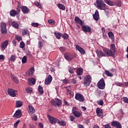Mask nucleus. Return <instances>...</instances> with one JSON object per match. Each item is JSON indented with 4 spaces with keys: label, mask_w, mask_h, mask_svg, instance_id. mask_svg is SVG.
Returning <instances> with one entry per match:
<instances>
[{
    "label": "nucleus",
    "mask_w": 128,
    "mask_h": 128,
    "mask_svg": "<svg viewBox=\"0 0 128 128\" xmlns=\"http://www.w3.org/2000/svg\"><path fill=\"white\" fill-rule=\"evenodd\" d=\"M102 10L105 11L106 12V14H110V12L108 11V8H107L106 6H105V8H104V9H102Z\"/></svg>",
    "instance_id": "47"
},
{
    "label": "nucleus",
    "mask_w": 128,
    "mask_h": 128,
    "mask_svg": "<svg viewBox=\"0 0 128 128\" xmlns=\"http://www.w3.org/2000/svg\"><path fill=\"white\" fill-rule=\"evenodd\" d=\"M72 84H76V80L73 78L72 80Z\"/></svg>",
    "instance_id": "63"
},
{
    "label": "nucleus",
    "mask_w": 128,
    "mask_h": 128,
    "mask_svg": "<svg viewBox=\"0 0 128 128\" xmlns=\"http://www.w3.org/2000/svg\"><path fill=\"white\" fill-rule=\"evenodd\" d=\"M104 3L108 4V6H114V2H112L110 0H104Z\"/></svg>",
    "instance_id": "27"
},
{
    "label": "nucleus",
    "mask_w": 128,
    "mask_h": 128,
    "mask_svg": "<svg viewBox=\"0 0 128 128\" xmlns=\"http://www.w3.org/2000/svg\"><path fill=\"white\" fill-rule=\"evenodd\" d=\"M59 124V126H66V121L64 120H60L58 119L57 120V123Z\"/></svg>",
    "instance_id": "24"
},
{
    "label": "nucleus",
    "mask_w": 128,
    "mask_h": 128,
    "mask_svg": "<svg viewBox=\"0 0 128 128\" xmlns=\"http://www.w3.org/2000/svg\"><path fill=\"white\" fill-rule=\"evenodd\" d=\"M10 16H16L18 14V12L14 10H12L10 12Z\"/></svg>",
    "instance_id": "29"
},
{
    "label": "nucleus",
    "mask_w": 128,
    "mask_h": 128,
    "mask_svg": "<svg viewBox=\"0 0 128 128\" xmlns=\"http://www.w3.org/2000/svg\"><path fill=\"white\" fill-rule=\"evenodd\" d=\"M34 68H31L28 72H26V76H32V74H34Z\"/></svg>",
    "instance_id": "20"
},
{
    "label": "nucleus",
    "mask_w": 128,
    "mask_h": 128,
    "mask_svg": "<svg viewBox=\"0 0 128 128\" xmlns=\"http://www.w3.org/2000/svg\"><path fill=\"white\" fill-rule=\"evenodd\" d=\"M16 92L17 91L12 89V88H8V93L10 96H12V98H16Z\"/></svg>",
    "instance_id": "10"
},
{
    "label": "nucleus",
    "mask_w": 128,
    "mask_h": 128,
    "mask_svg": "<svg viewBox=\"0 0 128 128\" xmlns=\"http://www.w3.org/2000/svg\"><path fill=\"white\" fill-rule=\"evenodd\" d=\"M21 10L23 14H28L30 12V9L26 6H22Z\"/></svg>",
    "instance_id": "22"
},
{
    "label": "nucleus",
    "mask_w": 128,
    "mask_h": 128,
    "mask_svg": "<svg viewBox=\"0 0 128 128\" xmlns=\"http://www.w3.org/2000/svg\"><path fill=\"white\" fill-rule=\"evenodd\" d=\"M0 30L2 34H6L8 30H6V24L4 22L0 24Z\"/></svg>",
    "instance_id": "7"
},
{
    "label": "nucleus",
    "mask_w": 128,
    "mask_h": 128,
    "mask_svg": "<svg viewBox=\"0 0 128 128\" xmlns=\"http://www.w3.org/2000/svg\"><path fill=\"white\" fill-rule=\"evenodd\" d=\"M28 29H24L22 32V36H28Z\"/></svg>",
    "instance_id": "39"
},
{
    "label": "nucleus",
    "mask_w": 128,
    "mask_h": 128,
    "mask_svg": "<svg viewBox=\"0 0 128 128\" xmlns=\"http://www.w3.org/2000/svg\"><path fill=\"white\" fill-rule=\"evenodd\" d=\"M104 74H106V76H114V74L108 70H106L104 72Z\"/></svg>",
    "instance_id": "33"
},
{
    "label": "nucleus",
    "mask_w": 128,
    "mask_h": 128,
    "mask_svg": "<svg viewBox=\"0 0 128 128\" xmlns=\"http://www.w3.org/2000/svg\"><path fill=\"white\" fill-rule=\"evenodd\" d=\"M29 128H36V126L34 124H29Z\"/></svg>",
    "instance_id": "57"
},
{
    "label": "nucleus",
    "mask_w": 128,
    "mask_h": 128,
    "mask_svg": "<svg viewBox=\"0 0 128 128\" xmlns=\"http://www.w3.org/2000/svg\"><path fill=\"white\" fill-rule=\"evenodd\" d=\"M104 128H112L110 127V124H106L104 125Z\"/></svg>",
    "instance_id": "59"
},
{
    "label": "nucleus",
    "mask_w": 128,
    "mask_h": 128,
    "mask_svg": "<svg viewBox=\"0 0 128 128\" xmlns=\"http://www.w3.org/2000/svg\"><path fill=\"white\" fill-rule=\"evenodd\" d=\"M50 103L52 106H54L56 108L60 106L62 104V100L58 98H55L51 100Z\"/></svg>",
    "instance_id": "4"
},
{
    "label": "nucleus",
    "mask_w": 128,
    "mask_h": 128,
    "mask_svg": "<svg viewBox=\"0 0 128 128\" xmlns=\"http://www.w3.org/2000/svg\"><path fill=\"white\" fill-rule=\"evenodd\" d=\"M11 24L13 28H18L20 26L18 25V22L16 21H12L11 23Z\"/></svg>",
    "instance_id": "26"
},
{
    "label": "nucleus",
    "mask_w": 128,
    "mask_h": 128,
    "mask_svg": "<svg viewBox=\"0 0 128 128\" xmlns=\"http://www.w3.org/2000/svg\"><path fill=\"white\" fill-rule=\"evenodd\" d=\"M54 34L55 36H56V38H58V40H60V38H62V33L60 32H54Z\"/></svg>",
    "instance_id": "34"
},
{
    "label": "nucleus",
    "mask_w": 128,
    "mask_h": 128,
    "mask_svg": "<svg viewBox=\"0 0 128 128\" xmlns=\"http://www.w3.org/2000/svg\"><path fill=\"white\" fill-rule=\"evenodd\" d=\"M24 46H26V44L23 41H22L20 44V48H24Z\"/></svg>",
    "instance_id": "44"
},
{
    "label": "nucleus",
    "mask_w": 128,
    "mask_h": 128,
    "mask_svg": "<svg viewBox=\"0 0 128 128\" xmlns=\"http://www.w3.org/2000/svg\"><path fill=\"white\" fill-rule=\"evenodd\" d=\"M16 54L12 55L8 60L9 62H14L16 61Z\"/></svg>",
    "instance_id": "30"
},
{
    "label": "nucleus",
    "mask_w": 128,
    "mask_h": 128,
    "mask_svg": "<svg viewBox=\"0 0 128 128\" xmlns=\"http://www.w3.org/2000/svg\"><path fill=\"white\" fill-rule=\"evenodd\" d=\"M58 7L62 10H66V6L62 4H58Z\"/></svg>",
    "instance_id": "35"
},
{
    "label": "nucleus",
    "mask_w": 128,
    "mask_h": 128,
    "mask_svg": "<svg viewBox=\"0 0 128 128\" xmlns=\"http://www.w3.org/2000/svg\"><path fill=\"white\" fill-rule=\"evenodd\" d=\"M96 112L97 116L100 118H103L104 114H102V110L100 109V108H97L96 110Z\"/></svg>",
    "instance_id": "19"
},
{
    "label": "nucleus",
    "mask_w": 128,
    "mask_h": 128,
    "mask_svg": "<svg viewBox=\"0 0 128 128\" xmlns=\"http://www.w3.org/2000/svg\"><path fill=\"white\" fill-rule=\"evenodd\" d=\"M38 128H44V124H42V122L38 123Z\"/></svg>",
    "instance_id": "60"
},
{
    "label": "nucleus",
    "mask_w": 128,
    "mask_h": 128,
    "mask_svg": "<svg viewBox=\"0 0 128 128\" xmlns=\"http://www.w3.org/2000/svg\"><path fill=\"white\" fill-rule=\"evenodd\" d=\"M28 84L30 86H34L36 84V79L34 78H30L28 80Z\"/></svg>",
    "instance_id": "25"
},
{
    "label": "nucleus",
    "mask_w": 128,
    "mask_h": 128,
    "mask_svg": "<svg viewBox=\"0 0 128 128\" xmlns=\"http://www.w3.org/2000/svg\"><path fill=\"white\" fill-rule=\"evenodd\" d=\"M60 50L62 52H66V48H64V46L60 47Z\"/></svg>",
    "instance_id": "51"
},
{
    "label": "nucleus",
    "mask_w": 128,
    "mask_h": 128,
    "mask_svg": "<svg viewBox=\"0 0 128 128\" xmlns=\"http://www.w3.org/2000/svg\"><path fill=\"white\" fill-rule=\"evenodd\" d=\"M22 116V110H18L13 116V118H20Z\"/></svg>",
    "instance_id": "13"
},
{
    "label": "nucleus",
    "mask_w": 128,
    "mask_h": 128,
    "mask_svg": "<svg viewBox=\"0 0 128 128\" xmlns=\"http://www.w3.org/2000/svg\"><path fill=\"white\" fill-rule=\"evenodd\" d=\"M38 91L40 94H44V88L40 85L38 87Z\"/></svg>",
    "instance_id": "36"
},
{
    "label": "nucleus",
    "mask_w": 128,
    "mask_h": 128,
    "mask_svg": "<svg viewBox=\"0 0 128 128\" xmlns=\"http://www.w3.org/2000/svg\"><path fill=\"white\" fill-rule=\"evenodd\" d=\"M61 38H64V40H68L69 36L66 33L62 34H61Z\"/></svg>",
    "instance_id": "31"
},
{
    "label": "nucleus",
    "mask_w": 128,
    "mask_h": 128,
    "mask_svg": "<svg viewBox=\"0 0 128 128\" xmlns=\"http://www.w3.org/2000/svg\"><path fill=\"white\" fill-rule=\"evenodd\" d=\"M22 64H26V60H28V58H26V56H24L22 58Z\"/></svg>",
    "instance_id": "45"
},
{
    "label": "nucleus",
    "mask_w": 128,
    "mask_h": 128,
    "mask_svg": "<svg viewBox=\"0 0 128 128\" xmlns=\"http://www.w3.org/2000/svg\"><path fill=\"white\" fill-rule=\"evenodd\" d=\"M98 88H100V90H104V88H106V83H104V78H102L97 84Z\"/></svg>",
    "instance_id": "8"
},
{
    "label": "nucleus",
    "mask_w": 128,
    "mask_h": 128,
    "mask_svg": "<svg viewBox=\"0 0 128 128\" xmlns=\"http://www.w3.org/2000/svg\"><path fill=\"white\" fill-rule=\"evenodd\" d=\"M96 6L97 8H98V10H104V8H105V6H106L102 0H96Z\"/></svg>",
    "instance_id": "3"
},
{
    "label": "nucleus",
    "mask_w": 128,
    "mask_h": 128,
    "mask_svg": "<svg viewBox=\"0 0 128 128\" xmlns=\"http://www.w3.org/2000/svg\"><path fill=\"white\" fill-rule=\"evenodd\" d=\"M8 46V40H6L1 44V50L4 52L6 48V47Z\"/></svg>",
    "instance_id": "15"
},
{
    "label": "nucleus",
    "mask_w": 128,
    "mask_h": 128,
    "mask_svg": "<svg viewBox=\"0 0 128 128\" xmlns=\"http://www.w3.org/2000/svg\"><path fill=\"white\" fill-rule=\"evenodd\" d=\"M16 10L17 12H20V6H18Z\"/></svg>",
    "instance_id": "64"
},
{
    "label": "nucleus",
    "mask_w": 128,
    "mask_h": 128,
    "mask_svg": "<svg viewBox=\"0 0 128 128\" xmlns=\"http://www.w3.org/2000/svg\"><path fill=\"white\" fill-rule=\"evenodd\" d=\"M32 26H34V28H38V23H32Z\"/></svg>",
    "instance_id": "56"
},
{
    "label": "nucleus",
    "mask_w": 128,
    "mask_h": 128,
    "mask_svg": "<svg viewBox=\"0 0 128 128\" xmlns=\"http://www.w3.org/2000/svg\"><path fill=\"white\" fill-rule=\"evenodd\" d=\"M108 36L114 42V33L112 32H108Z\"/></svg>",
    "instance_id": "28"
},
{
    "label": "nucleus",
    "mask_w": 128,
    "mask_h": 128,
    "mask_svg": "<svg viewBox=\"0 0 128 128\" xmlns=\"http://www.w3.org/2000/svg\"><path fill=\"white\" fill-rule=\"evenodd\" d=\"M64 56L66 60H74V54L68 52L65 53Z\"/></svg>",
    "instance_id": "11"
},
{
    "label": "nucleus",
    "mask_w": 128,
    "mask_h": 128,
    "mask_svg": "<svg viewBox=\"0 0 128 128\" xmlns=\"http://www.w3.org/2000/svg\"><path fill=\"white\" fill-rule=\"evenodd\" d=\"M28 114H34L36 112V110L32 106H28Z\"/></svg>",
    "instance_id": "23"
},
{
    "label": "nucleus",
    "mask_w": 128,
    "mask_h": 128,
    "mask_svg": "<svg viewBox=\"0 0 128 128\" xmlns=\"http://www.w3.org/2000/svg\"><path fill=\"white\" fill-rule=\"evenodd\" d=\"M123 100V102H126V104H128V97H124L122 98Z\"/></svg>",
    "instance_id": "53"
},
{
    "label": "nucleus",
    "mask_w": 128,
    "mask_h": 128,
    "mask_svg": "<svg viewBox=\"0 0 128 128\" xmlns=\"http://www.w3.org/2000/svg\"><path fill=\"white\" fill-rule=\"evenodd\" d=\"M48 118L51 124H56L58 122V118H54V117L48 114L47 115Z\"/></svg>",
    "instance_id": "9"
},
{
    "label": "nucleus",
    "mask_w": 128,
    "mask_h": 128,
    "mask_svg": "<svg viewBox=\"0 0 128 128\" xmlns=\"http://www.w3.org/2000/svg\"><path fill=\"white\" fill-rule=\"evenodd\" d=\"M74 22L76 24H80V26H84V22L82 21L78 16H76L74 18Z\"/></svg>",
    "instance_id": "16"
},
{
    "label": "nucleus",
    "mask_w": 128,
    "mask_h": 128,
    "mask_svg": "<svg viewBox=\"0 0 128 128\" xmlns=\"http://www.w3.org/2000/svg\"><path fill=\"white\" fill-rule=\"evenodd\" d=\"M111 126L116 128H122V124H120V123L118 122V121L116 120H114L113 122H111Z\"/></svg>",
    "instance_id": "12"
},
{
    "label": "nucleus",
    "mask_w": 128,
    "mask_h": 128,
    "mask_svg": "<svg viewBox=\"0 0 128 128\" xmlns=\"http://www.w3.org/2000/svg\"><path fill=\"white\" fill-rule=\"evenodd\" d=\"M52 82V76L50 75H48L47 78L45 80L44 84L46 85L50 84Z\"/></svg>",
    "instance_id": "17"
},
{
    "label": "nucleus",
    "mask_w": 128,
    "mask_h": 128,
    "mask_svg": "<svg viewBox=\"0 0 128 128\" xmlns=\"http://www.w3.org/2000/svg\"><path fill=\"white\" fill-rule=\"evenodd\" d=\"M115 84H116V86H122V84L120 82H116Z\"/></svg>",
    "instance_id": "58"
},
{
    "label": "nucleus",
    "mask_w": 128,
    "mask_h": 128,
    "mask_svg": "<svg viewBox=\"0 0 128 128\" xmlns=\"http://www.w3.org/2000/svg\"><path fill=\"white\" fill-rule=\"evenodd\" d=\"M97 104L100 106H102L104 104V100H100L99 101H97Z\"/></svg>",
    "instance_id": "48"
},
{
    "label": "nucleus",
    "mask_w": 128,
    "mask_h": 128,
    "mask_svg": "<svg viewBox=\"0 0 128 128\" xmlns=\"http://www.w3.org/2000/svg\"><path fill=\"white\" fill-rule=\"evenodd\" d=\"M64 88H66V92H70L72 90V87L70 86H65Z\"/></svg>",
    "instance_id": "50"
},
{
    "label": "nucleus",
    "mask_w": 128,
    "mask_h": 128,
    "mask_svg": "<svg viewBox=\"0 0 128 128\" xmlns=\"http://www.w3.org/2000/svg\"><path fill=\"white\" fill-rule=\"evenodd\" d=\"M4 60V56L3 54L0 55V60Z\"/></svg>",
    "instance_id": "62"
},
{
    "label": "nucleus",
    "mask_w": 128,
    "mask_h": 128,
    "mask_svg": "<svg viewBox=\"0 0 128 128\" xmlns=\"http://www.w3.org/2000/svg\"><path fill=\"white\" fill-rule=\"evenodd\" d=\"M82 29L84 32H92V28L88 26H82Z\"/></svg>",
    "instance_id": "14"
},
{
    "label": "nucleus",
    "mask_w": 128,
    "mask_h": 128,
    "mask_svg": "<svg viewBox=\"0 0 128 128\" xmlns=\"http://www.w3.org/2000/svg\"><path fill=\"white\" fill-rule=\"evenodd\" d=\"M26 92L28 94H32V88L28 87L26 88Z\"/></svg>",
    "instance_id": "40"
},
{
    "label": "nucleus",
    "mask_w": 128,
    "mask_h": 128,
    "mask_svg": "<svg viewBox=\"0 0 128 128\" xmlns=\"http://www.w3.org/2000/svg\"><path fill=\"white\" fill-rule=\"evenodd\" d=\"M103 52L102 50H96V54L98 58L106 57V56H112L114 58L116 56V45L114 44H111L110 46V50L106 48H103Z\"/></svg>",
    "instance_id": "1"
},
{
    "label": "nucleus",
    "mask_w": 128,
    "mask_h": 128,
    "mask_svg": "<svg viewBox=\"0 0 128 128\" xmlns=\"http://www.w3.org/2000/svg\"><path fill=\"white\" fill-rule=\"evenodd\" d=\"M38 46L39 48H42L43 46L42 42H38Z\"/></svg>",
    "instance_id": "49"
},
{
    "label": "nucleus",
    "mask_w": 128,
    "mask_h": 128,
    "mask_svg": "<svg viewBox=\"0 0 128 128\" xmlns=\"http://www.w3.org/2000/svg\"><path fill=\"white\" fill-rule=\"evenodd\" d=\"M15 39L16 40H18V42H20V40H22V36L16 35Z\"/></svg>",
    "instance_id": "42"
},
{
    "label": "nucleus",
    "mask_w": 128,
    "mask_h": 128,
    "mask_svg": "<svg viewBox=\"0 0 128 128\" xmlns=\"http://www.w3.org/2000/svg\"><path fill=\"white\" fill-rule=\"evenodd\" d=\"M12 44H14V46H16V44H17L16 40H14L12 41Z\"/></svg>",
    "instance_id": "61"
},
{
    "label": "nucleus",
    "mask_w": 128,
    "mask_h": 128,
    "mask_svg": "<svg viewBox=\"0 0 128 128\" xmlns=\"http://www.w3.org/2000/svg\"><path fill=\"white\" fill-rule=\"evenodd\" d=\"M16 108H20L22 106V102L20 100H16Z\"/></svg>",
    "instance_id": "32"
},
{
    "label": "nucleus",
    "mask_w": 128,
    "mask_h": 128,
    "mask_svg": "<svg viewBox=\"0 0 128 128\" xmlns=\"http://www.w3.org/2000/svg\"><path fill=\"white\" fill-rule=\"evenodd\" d=\"M48 22L52 26H54L56 24V21L52 19L48 20Z\"/></svg>",
    "instance_id": "41"
},
{
    "label": "nucleus",
    "mask_w": 128,
    "mask_h": 128,
    "mask_svg": "<svg viewBox=\"0 0 128 128\" xmlns=\"http://www.w3.org/2000/svg\"><path fill=\"white\" fill-rule=\"evenodd\" d=\"M74 98L76 100L80 102H84V96L82 94L80 93H76L75 94Z\"/></svg>",
    "instance_id": "6"
},
{
    "label": "nucleus",
    "mask_w": 128,
    "mask_h": 128,
    "mask_svg": "<svg viewBox=\"0 0 128 128\" xmlns=\"http://www.w3.org/2000/svg\"><path fill=\"white\" fill-rule=\"evenodd\" d=\"M12 78L13 82H14L15 84H18V79L16 76H12Z\"/></svg>",
    "instance_id": "38"
},
{
    "label": "nucleus",
    "mask_w": 128,
    "mask_h": 128,
    "mask_svg": "<svg viewBox=\"0 0 128 128\" xmlns=\"http://www.w3.org/2000/svg\"><path fill=\"white\" fill-rule=\"evenodd\" d=\"M66 96H74V92L72 91V90L70 91H68L66 92Z\"/></svg>",
    "instance_id": "43"
},
{
    "label": "nucleus",
    "mask_w": 128,
    "mask_h": 128,
    "mask_svg": "<svg viewBox=\"0 0 128 128\" xmlns=\"http://www.w3.org/2000/svg\"><path fill=\"white\" fill-rule=\"evenodd\" d=\"M32 120H34L36 122L38 120V116H33L32 117Z\"/></svg>",
    "instance_id": "55"
},
{
    "label": "nucleus",
    "mask_w": 128,
    "mask_h": 128,
    "mask_svg": "<svg viewBox=\"0 0 128 128\" xmlns=\"http://www.w3.org/2000/svg\"><path fill=\"white\" fill-rule=\"evenodd\" d=\"M68 72H70V74H74V68H72V67H70L68 68Z\"/></svg>",
    "instance_id": "52"
},
{
    "label": "nucleus",
    "mask_w": 128,
    "mask_h": 128,
    "mask_svg": "<svg viewBox=\"0 0 128 128\" xmlns=\"http://www.w3.org/2000/svg\"><path fill=\"white\" fill-rule=\"evenodd\" d=\"M76 50H78V52L81 54H86V51L84 48H82L80 46L78 45H76Z\"/></svg>",
    "instance_id": "18"
},
{
    "label": "nucleus",
    "mask_w": 128,
    "mask_h": 128,
    "mask_svg": "<svg viewBox=\"0 0 128 128\" xmlns=\"http://www.w3.org/2000/svg\"><path fill=\"white\" fill-rule=\"evenodd\" d=\"M77 72V74H78V76H82V68H77L76 70Z\"/></svg>",
    "instance_id": "37"
},
{
    "label": "nucleus",
    "mask_w": 128,
    "mask_h": 128,
    "mask_svg": "<svg viewBox=\"0 0 128 128\" xmlns=\"http://www.w3.org/2000/svg\"><path fill=\"white\" fill-rule=\"evenodd\" d=\"M92 76L90 75H86L84 77V86H86L88 88V86H90V82H92Z\"/></svg>",
    "instance_id": "2"
},
{
    "label": "nucleus",
    "mask_w": 128,
    "mask_h": 128,
    "mask_svg": "<svg viewBox=\"0 0 128 128\" xmlns=\"http://www.w3.org/2000/svg\"><path fill=\"white\" fill-rule=\"evenodd\" d=\"M72 114L75 116V118H80L82 114L80 112L78 111V107L74 106L72 108Z\"/></svg>",
    "instance_id": "5"
},
{
    "label": "nucleus",
    "mask_w": 128,
    "mask_h": 128,
    "mask_svg": "<svg viewBox=\"0 0 128 128\" xmlns=\"http://www.w3.org/2000/svg\"><path fill=\"white\" fill-rule=\"evenodd\" d=\"M70 120L71 122H74V120H76V118L74 116H70Z\"/></svg>",
    "instance_id": "54"
},
{
    "label": "nucleus",
    "mask_w": 128,
    "mask_h": 128,
    "mask_svg": "<svg viewBox=\"0 0 128 128\" xmlns=\"http://www.w3.org/2000/svg\"><path fill=\"white\" fill-rule=\"evenodd\" d=\"M93 18L96 21H98V20H100V13L98 10H96L94 14H93Z\"/></svg>",
    "instance_id": "21"
},
{
    "label": "nucleus",
    "mask_w": 128,
    "mask_h": 128,
    "mask_svg": "<svg viewBox=\"0 0 128 128\" xmlns=\"http://www.w3.org/2000/svg\"><path fill=\"white\" fill-rule=\"evenodd\" d=\"M20 120H17L16 122L14 124V128H16L18 127V124H20Z\"/></svg>",
    "instance_id": "46"
}]
</instances>
